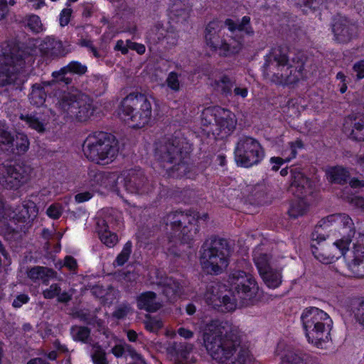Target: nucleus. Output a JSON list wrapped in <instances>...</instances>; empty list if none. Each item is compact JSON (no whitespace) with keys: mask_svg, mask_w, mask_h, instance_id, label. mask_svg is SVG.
Wrapping results in <instances>:
<instances>
[{"mask_svg":"<svg viewBox=\"0 0 364 364\" xmlns=\"http://www.w3.org/2000/svg\"><path fill=\"white\" fill-rule=\"evenodd\" d=\"M136 306L139 309L148 312H155L161 307L156 294L153 291H145L136 297Z\"/></svg>","mask_w":364,"mask_h":364,"instance_id":"obj_28","label":"nucleus"},{"mask_svg":"<svg viewBox=\"0 0 364 364\" xmlns=\"http://www.w3.org/2000/svg\"><path fill=\"white\" fill-rule=\"evenodd\" d=\"M203 344L219 364H252L254 358L242 342L240 329L227 321L213 320L203 329Z\"/></svg>","mask_w":364,"mask_h":364,"instance_id":"obj_1","label":"nucleus"},{"mask_svg":"<svg viewBox=\"0 0 364 364\" xmlns=\"http://www.w3.org/2000/svg\"><path fill=\"white\" fill-rule=\"evenodd\" d=\"M38 213V208L36 203L31 200H25L9 217L16 223H29L37 217Z\"/></svg>","mask_w":364,"mask_h":364,"instance_id":"obj_24","label":"nucleus"},{"mask_svg":"<svg viewBox=\"0 0 364 364\" xmlns=\"http://www.w3.org/2000/svg\"><path fill=\"white\" fill-rule=\"evenodd\" d=\"M321 225L329 229L333 236L335 245L341 249H347L355 234V227L352 218L346 213L329 215L321 220Z\"/></svg>","mask_w":364,"mask_h":364,"instance_id":"obj_10","label":"nucleus"},{"mask_svg":"<svg viewBox=\"0 0 364 364\" xmlns=\"http://www.w3.org/2000/svg\"><path fill=\"white\" fill-rule=\"evenodd\" d=\"M253 258L260 276L264 277L268 283L273 285V283L270 282L269 274L265 273V271L272 269L269 255L264 252L260 247H257L254 251Z\"/></svg>","mask_w":364,"mask_h":364,"instance_id":"obj_30","label":"nucleus"},{"mask_svg":"<svg viewBox=\"0 0 364 364\" xmlns=\"http://www.w3.org/2000/svg\"><path fill=\"white\" fill-rule=\"evenodd\" d=\"M28 277L33 282L41 280L43 283L48 284L50 279L55 277V272L51 269L37 266L28 272Z\"/></svg>","mask_w":364,"mask_h":364,"instance_id":"obj_31","label":"nucleus"},{"mask_svg":"<svg viewBox=\"0 0 364 364\" xmlns=\"http://www.w3.org/2000/svg\"><path fill=\"white\" fill-rule=\"evenodd\" d=\"M234 154L236 164L245 168L258 165L265 156L260 143L257 139L246 136L240 138Z\"/></svg>","mask_w":364,"mask_h":364,"instance_id":"obj_15","label":"nucleus"},{"mask_svg":"<svg viewBox=\"0 0 364 364\" xmlns=\"http://www.w3.org/2000/svg\"><path fill=\"white\" fill-rule=\"evenodd\" d=\"M265 273L269 274V279L271 283H273V285L268 283L264 277H261L264 281V282L267 284V286L269 288H277L282 283V274L280 271L273 270V269H270L267 271H265Z\"/></svg>","mask_w":364,"mask_h":364,"instance_id":"obj_43","label":"nucleus"},{"mask_svg":"<svg viewBox=\"0 0 364 364\" xmlns=\"http://www.w3.org/2000/svg\"><path fill=\"white\" fill-rule=\"evenodd\" d=\"M88 185L95 189L100 188L116 191L119 175L117 173L102 172L95 169L88 171Z\"/></svg>","mask_w":364,"mask_h":364,"instance_id":"obj_21","label":"nucleus"},{"mask_svg":"<svg viewBox=\"0 0 364 364\" xmlns=\"http://www.w3.org/2000/svg\"><path fill=\"white\" fill-rule=\"evenodd\" d=\"M92 198V194L89 191L79 193L75 195V200L77 203L86 202Z\"/></svg>","mask_w":364,"mask_h":364,"instance_id":"obj_60","label":"nucleus"},{"mask_svg":"<svg viewBox=\"0 0 364 364\" xmlns=\"http://www.w3.org/2000/svg\"><path fill=\"white\" fill-rule=\"evenodd\" d=\"M58 107L67 117L78 122H86L94 113L92 100L86 95L65 93L58 102Z\"/></svg>","mask_w":364,"mask_h":364,"instance_id":"obj_11","label":"nucleus"},{"mask_svg":"<svg viewBox=\"0 0 364 364\" xmlns=\"http://www.w3.org/2000/svg\"><path fill=\"white\" fill-rule=\"evenodd\" d=\"M131 307L127 304H122L119 306L113 313V316L117 319L124 318L130 311Z\"/></svg>","mask_w":364,"mask_h":364,"instance_id":"obj_53","label":"nucleus"},{"mask_svg":"<svg viewBox=\"0 0 364 364\" xmlns=\"http://www.w3.org/2000/svg\"><path fill=\"white\" fill-rule=\"evenodd\" d=\"M23 66L22 51L16 47L0 55V87L21 82Z\"/></svg>","mask_w":364,"mask_h":364,"instance_id":"obj_14","label":"nucleus"},{"mask_svg":"<svg viewBox=\"0 0 364 364\" xmlns=\"http://www.w3.org/2000/svg\"><path fill=\"white\" fill-rule=\"evenodd\" d=\"M230 250L226 240L211 237L203 244L200 256L202 269L208 274H218L228 266Z\"/></svg>","mask_w":364,"mask_h":364,"instance_id":"obj_7","label":"nucleus"},{"mask_svg":"<svg viewBox=\"0 0 364 364\" xmlns=\"http://www.w3.org/2000/svg\"><path fill=\"white\" fill-rule=\"evenodd\" d=\"M43 297L47 299L57 297L58 301L62 303L68 302L72 298V295L68 291H65L61 292V289L58 284H53L49 288L43 290Z\"/></svg>","mask_w":364,"mask_h":364,"instance_id":"obj_33","label":"nucleus"},{"mask_svg":"<svg viewBox=\"0 0 364 364\" xmlns=\"http://www.w3.org/2000/svg\"><path fill=\"white\" fill-rule=\"evenodd\" d=\"M40 50L43 55L52 58L64 56L70 51L61 41L51 36L42 41Z\"/></svg>","mask_w":364,"mask_h":364,"instance_id":"obj_26","label":"nucleus"},{"mask_svg":"<svg viewBox=\"0 0 364 364\" xmlns=\"http://www.w3.org/2000/svg\"><path fill=\"white\" fill-rule=\"evenodd\" d=\"M235 97L245 99L248 95V89L245 86L236 85L233 89Z\"/></svg>","mask_w":364,"mask_h":364,"instance_id":"obj_58","label":"nucleus"},{"mask_svg":"<svg viewBox=\"0 0 364 364\" xmlns=\"http://www.w3.org/2000/svg\"><path fill=\"white\" fill-rule=\"evenodd\" d=\"M354 314L357 321L364 326V300L358 304L354 311Z\"/></svg>","mask_w":364,"mask_h":364,"instance_id":"obj_56","label":"nucleus"},{"mask_svg":"<svg viewBox=\"0 0 364 364\" xmlns=\"http://www.w3.org/2000/svg\"><path fill=\"white\" fill-rule=\"evenodd\" d=\"M301 321L309 343L323 348L331 341L333 322L323 310L311 306L304 309Z\"/></svg>","mask_w":364,"mask_h":364,"instance_id":"obj_5","label":"nucleus"},{"mask_svg":"<svg viewBox=\"0 0 364 364\" xmlns=\"http://www.w3.org/2000/svg\"><path fill=\"white\" fill-rule=\"evenodd\" d=\"M228 283L232 298L223 293L224 287L220 284L208 288L204 294L205 302L221 312L234 311L237 306H247L256 304L262 296L258 284L250 274L241 270L232 271Z\"/></svg>","mask_w":364,"mask_h":364,"instance_id":"obj_2","label":"nucleus"},{"mask_svg":"<svg viewBox=\"0 0 364 364\" xmlns=\"http://www.w3.org/2000/svg\"><path fill=\"white\" fill-rule=\"evenodd\" d=\"M326 176L329 181L342 183L346 181L349 175L348 171L342 167H333L327 170Z\"/></svg>","mask_w":364,"mask_h":364,"instance_id":"obj_37","label":"nucleus"},{"mask_svg":"<svg viewBox=\"0 0 364 364\" xmlns=\"http://www.w3.org/2000/svg\"><path fill=\"white\" fill-rule=\"evenodd\" d=\"M83 151L90 161L106 165L114 160L118 149L112 136L100 132L88 135L83 144Z\"/></svg>","mask_w":364,"mask_h":364,"instance_id":"obj_8","label":"nucleus"},{"mask_svg":"<svg viewBox=\"0 0 364 364\" xmlns=\"http://www.w3.org/2000/svg\"><path fill=\"white\" fill-rule=\"evenodd\" d=\"M127 45L129 49L136 50L137 53L141 55L145 53L146 48L143 44L132 42L130 40H127Z\"/></svg>","mask_w":364,"mask_h":364,"instance_id":"obj_59","label":"nucleus"},{"mask_svg":"<svg viewBox=\"0 0 364 364\" xmlns=\"http://www.w3.org/2000/svg\"><path fill=\"white\" fill-rule=\"evenodd\" d=\"M29 297L26 294H20L13 301V306L16 308L21 307L23 304L27 303Z\"/></svg>","mask_w":364,"mask_h":364,"instance_id":"obj_63","label":"nucleus"},{"mask_svg":"<svg viewBox=\"0 0 364 364\" xmlns=\"http://www.w3.org/2000/svg\"><path fill=\"white\" fill-rule=\"evenodd\" d=\"M151 115V98L141 93H130L122 100L118 109L119 119L134 129L148 124Z\"/></svg>","mask_w":364,"mask_h":364,"instance_id":"obj_6","label":"nucleus"},{"mask_svg":"<svg viewBox=\"0 0 364 364\" xmlns=\"http://www.w3.org/2000/svg\"><path fill=\"white\" fill-rule=\"evenodd\" d=\"M91 358L94 364H109L106 353L100 346L93 347Z\"/></svg>","mask_w":364,"mask_h":364,"instance_id":"obj_46","label":"nucleus"},{"mask_svg":"<svg viewBox=\"0 0 364 364\" xmlns=\"http://www.w3.org/2000/svg\"><path fill=\"white\" fill-rule=\"evenodd\" d=\"M132 242L128 241L123 247L121 252L117 255L114 264L117 266H122L129 259L132 252Z\"/></svg>","mask_w":364,"mask_h":364,"instance_id":"obj_45","label":"nucleus"},{"mask_svg":"<svg viewBox=\"0 0 364 364\" xmlns=\"http://www.w3.org/2000/svg\"><path fill=\"white\" fill-rule=\"evenodd\" d=\"M149 282L150 284L161 287L164 294L169 299H174L181 291V285L177 280L166 277L164 272L159 269L150 272Z\"/></svg>","mask_w":364,"mask_h":364,"instance_id":"obj_19","label":"nucleus"},{"mask_svg":"<svg viewBox=\"0 0 364 364\" xmlns=\"http://www.w3.org/2000/svg\"><path fill=\"white\" fill-rule=\"evenodd\" d=\"M303 147V143L301 140H296L294 142L290 144L291 154H287V149H284L282 155L283 157H272L269 159L271 164L272 165V169L273 171H278L279 167L286 162L290 161L294 159L297 154V149Z\"/></svg>","mask_w":364,"mask_h":364,"instance_id":"obj_29","label":"nucleus"},{"mask_svg":"<svg viewBox=\"0 0 364 364\" xmlns=\"http://www.w3.org/2000/svg\"><path fill=\"white\" fill-rule=\"evenodd\" d=\"M332 32L338 43H347L358 34V27L346 18L338 16L333 19Z\"/></svg>","mask_w":364,"mask_h":364,"instance_id":"obj_22","label":"nucleus"},{"mask_svg":"<svg viewBox=\"0 0 364 364\" xmlns=\"http://www.w3.org/2000/svg\"><path fill=\"white\" fill-rule=\"evenodd\" d=\"M295 4L303 8V10L306 12L307 9L315 10L318 9L325 2V0H294Z\"/></svg>","mask_w":364,"mask_h":364,"instance_id":"obj_47","label":"nucleus"},{"mask_svg":"<svg viewBox=\"0 0 364 364\" xmlns=\"http://www.w3.org/2000/svg\"><path fill=\"white\" fill-rule=\"evenodd\" d=\"M145 328L151 333H156L163 327V321L156 316L146 315L144 321Z\"/></svg>","mask_w":364,"mask_h":364,"instance_id":"obj_41","label":"nucleus"},{"mask_svg":"<svg viewBox=\"0 0 364 364\" xmlns=\"http://www.w3.org/2000/svg\"><path fill=\"white\" fill-rule=\"evenodd\" d=\"M180 75L176 72H171L166 82L167 86L173 92H178L181 90Z\"/></svg>","mask_w":364,"mask_h":364,"instance_id":"obj_49","label":"nucleus"},{"mask_svg":"<svg viewBox=\"0 0 364 364\" xmlns=\"http://www.w3.org/2000/svg\"><path fill=\"white\" fill-rule=\"evenodd\" d=\"M303 65H290L287 54L280 48H275L266 56L263 75L269 81L278 85H290L302 77Z\"/></svg>","mask_w":364,"mask_h":364,"instance_id":"obj_4","label":"nucleus"},{"mask_svg":"<svg viewBox=\"0 0 364 364\" xmlns=\"http://www.w3.org/2000/svg\"><path fill=\"white\" fill-rule=\"evenodd\" d=\"M122 176L124 186L131 193L139 195L148 194L154 188V184L145 177L140 169H132L124 171Z\"/></svg>","mask_w":364,"mask_h":364,"instance_id":"obj_18","label":"nucleus"},{"mask_svg":"<svg viewBox=\"0 0 364 364\" xmlns=\"http://www.w3.org/2000/svg\"><path fill=\"white\" fill-rule=\"evenodd\" d=\"M312 252L316 259L323 264H331L334 262L341 256L345 257L346 249H341L335 245V241L331 245H323L316 247V245H311Z\"/></svg>","mask_w":364,"mask_h":364,"instance_id":"obj_23","label":"nucleus"},{"mask_svg":"<svg viewBox=\"0 0 364 364\" xmlns=\"http://www.w3.org/2000/svg\"><path fill=\"white\" fill-rule=\"evenodd\" d=\"M87 71V67L77 61H72L66 66L62 68L58 71H55V75H58L63 73H74L77 75H82Z\"/></svg>","mask_w":364,"mask_h":364,"instance_id":"obj_38","label":"nucleus"},{"mask_svg":"<svg viewBox=\"0 0 364 364\" xmlns=\"http://www.w3.org/2000/svg\"><path fill=\"white\" fill-rule=\"evenodd\" d=\"M225 24L228 26V29L233 32L235 31H243L247 35H252L254 31L250 26V18L249 16H243L241 22L239 23H235L231 19H227Z\"/></svg>","mask_w":364,"mask_h":364,"instance_id":"obj_36","label":"nucleus"},{"mask_svg":"<svg viewBox=\"0 0 364 364\" xmlns=\"http://www.w3.org/2000/svg\"><path fill=\"white\" fill-rule=\"evenodd\" d=\"M345 259L348 268L355 277H361L364 274L359 271V267L364 262V234L359 233L353 248L345 251Z\"/></svg>","mask_w":364,"mask_h":364,"instance_id":"obj_20","label":"nucleus"},{"mask_svg":"<svg viewBox=\"0 0 364 364\" xmlns=\"http://www.w3.org/2000/svg\"><path fill=\"white\" fill-rule=\"evenodd\" d=\"M73 10L70 8L63 9L60 14L59 22L61 26H67L70 20Z\"/></svg>","mask_w":364,"mask_h":364,"instance_id":"obj_54","label":"nucleus"},{"mask_svg":"<svg viewBox=\"0 0 364 364\" xmlns=\"http://www.w3.org/2000/svg\"><path fill=\"white\" fill-rule=\"evenodd\" d=\"M349 202L355 207L364 211V198L354 196L349 200Z\"/></svg>","mask_w":364,"mask_h":364,"instance_id":"obj_62","label":"nucleus"},{"mask_svg":"<svg viewBox=\"0 0 364 364\" xmlns=\"http://www.w3.org/2000/svg\"><path fill=\"white\" fill-rule=\"evenodd\" d=\"M79 45L82 47L89 48L91 52L93 53L95 57L98 58L99 54L97 49L92 46V41L88 39H81L79 42Z\"/></svg>","mask_w":364,"mask_h":364,"instance_id":"obj_61","label":"nucleus"},{"mask_svg":"<svg viewBox=\"0 0 364 364\" xmlns=\"http://www.w3.org/2000/svg\"><path fill=\"white\" fill-rule=\"evenodd\" d=\"M222 27V23L218 21H212L207 25L205 33L206 44L223 56L238 53L243 46L242 41L232 36L225 37Z\"/></svg>","mask_w":364,"mask_h":364,"instance_id":"obj_9","label":"nucleus"},{"mask_svg":"<svg viewBox=\"0 0 364 364\" xmlns=\"http://www.w3.org/2000/svg\"><path fill=\"white\" fill-rule=\"evenodd\" d=\"M207 218L208 214L206 213L188 214L181 211H176L166 216V223L174 231L176 237H178L182 242H188L192 240L197 231L194 223L199 220L205 221Z\"/></svg>","mask_w":364,"mask_h":364,"instance_id":"obj_13","label":"nucleus"},{"mask_svg":"<svg viewBox=\"0 0 364 364\" xmlns=\"http://www.w3.org/2000/svg\"><path fill=\"white\" fill-rule=\"evenodd\" d=\"M192 6L190 0H170L169 16L177 22H186L190 17Z\"/></svg>","mask_w":364,"mask_h":364,"instance_id":"obj_25","label":"nucleus"},{"mask_svg":"<svg viewBox=\"0 0 364 364\" xmlns=\"http://www.w3.org/2000/svg\"><path fill=\"white\" fill-rule=\"evenodd\" d=\"M215 86L218 90H220L225 95L227 96L232 93L233 82L229 77L223 75L218 80L215 81Z\"/></svg>","mask_w":364,"mask_h":364,"instance_id":"obj_40","label":"nucleus"},{"mask_svg":"<svg viewBox=\"0 0 364 364\" xmlns=\"http://www.w3.org/2000/svg\"><path fill=\"white\" fill-rule=\"evenodd\" d=\"M128 352L129 355L134 360H139V364H146L142 356L125 343L115 345L111 350L112 353L117 358L122 357L124 352Z\"/></svg>","mask_w":364,"mask_h":364,"instance_id":"obj_35","label":"nucleus"},{"mask_svg":"<svg viewBox=\"0 0 364 364\" xmlns=\"http://www.w3.org/2000/svg\"><path fill=\"white\" fill-rule=\"evenodd\" d=\"M351 126L349 136L351 139L364 141V114H353L346 119L345 129L348 124Z\"/></svg>","mask_w":364,"mask_h":364,"instance_id":"obj_27","label":"nucleus"},{"mask_svg":"<svg viewBox=\"0 0 364 364\" xmlns=\"http://www.w3.org/2000/svg\"><path fill=\"white\" fill-rule=\"evenodd\" d=\"M19 117L31 129H33L39 133H43L46 131V127L47 124L46 119L41 118L36 113L21 114Z\"/></svg>","mask_w":364,"mask_h":364,"instance_id":"obj_32","label":"nucleus"},{"mask_svg":"<svg viewBox=\"0 0 364 364\" xmlns=\"http://www.w3.org/2000/svg\"><path fill=\"white\" fill-rule=\"evenodd\" d=\"M353 72L355 73L358 80L364 78V60H361L353 65Z\"/></svg>","mask_w":364,"mask_h":364,"instance_id":"obj_57","label":"nucleus"},{"mask_svg":"<svg viewBox=\"0 0 364 364\" xmlns=\"http://www.w3.org/2000/svg\"><path fill=\"white\" fill-rule=\"evenodd\" d=\"M14 141H15V147L18 154H23L28 151L30 143L26 134L18 133Z\"/></svg>","mask_w":364,"mask_h":364,"instance_id":"obj_42","label":"nucleus"},{"mask_svg":"<svg viewBox=\"0 0 364 364\" xmlns=\"http://www.w3.org/2000/svg\"><path fill=\"white\" fill-rule=\"evenodd\" d=\"M215 122V129L213 134L224 137L230 134L236 128L237 120L235 114L230 109L220 106L209 107L203 109L201 114V124L203 126L213 124Z\"/></svg>","mask_w":364,"mask_h":364,"instance_id":"obj_12","label":"nucleus"},{"mask_svg":"<svg viewBox=\"0 0 364 364\" xmlns=\"http://www.w3.org/2000/svg\"><path fill=\"white\" fill-rule=\"evenodd\" d=\"M99 235L101 241L107 247H113L118 242L117 235L109 230L108 226L105 220L98 223Z\"/></svg>","mask_w":364,"mask_h":364,"instance_id":"obj_34","label":"nucleus"},{"mask_svg":"<svg viewBox=\"0 0 364 364\" xmlns=\"http://www.w3.org/2000/svg\"><path fill=\"white\" fill-rule=\"evenodd\" d=\"M323 230H327L329 232V229H325L323 226L321 225V220H320L318 224L316 227L314 231L311 234L312 240L317 242V243L318 245L321 241L325 240L326 237L323 234Z\"/></svg>","mask_w":364,"mask_h":364,"instance_id":"obj_52","label":"nucleus"},{"mask_svg":"<svg viewBox=\"0 0 364 364\" xmlns=\"http://www.w3.org/2000/svg\"><path fill=\"white\" fill-rule=\"evenodd\" d=\"M281 360V364H306L304 358L294 351L287 352Z\"/></svg>","mask_w":364,"mask_h":364,"instance_id":"obj_44","label":"nucleus"},{"mask_svg":"<svg viewBox=\"0 0 364 364\" xmlns=\"http://www.w3.org/2000/svg\"><path fill=\"white\" fill-rule=\"evenodd\" d=\"M184 139L171 138L157 144L155 157L173 177L186 176L189 166L184 161L188 151Z\"/></svg>","mask_w":364,"mask_h":364,"instance_id":"obj_3","label":"nucleus"},{"mask_svg":"<svg viewBox=\"0 0 364 364\" xmlns=\"http://www.w3.org/2000/svg\"><path fill=\"white\" fill-rule=\"evenodd\" d=\"M291 191L298 198L291 203L288 213L290 217L296 218L308 210L309 205L304 197L311 193V188L309 179L296 168L291 171Z\"/></svg>","mask_w":364,"mask_h":364,"instance_id":"obj_16","label":"nucleus"},{"mask_svg":"<svg viewBox=\"0 0 364 364\" xmlns=\"http://www.w3.org/2000/svg\"><path fill=\"white\" fill-rule=\"evenodd\" d=\"M114 49L116 50L121 51V53L124 55L127 54L129 49L127 45V41L126 42H124L122 40L117 41Z\"/></svg>","mask_w":364,"mask_h":364,"instance_id":"obj_64","label":"nucleus"},{"mask_svg":"<svg viewBox=\"0 0 364 364\" xmlns=\"http://www.w3.org/2000/svg\"><path fill=\"white\" fill-rule=\"evenodd\" d=\"M29 100L31 104L36 106L43 105L46 100V92L39 86H33L31 92L29 95Z\"/></svg>","mask_w":364,"mask_h":364,"instance_id":"obj_39","label":"nucleus"},{"mask_svg":"<svg viewBox=\"0 0 364 364\" xmlns=\"http://www.w3.org/2000/svg\"><path fill=\"white\" fill-rule=\"evenodd\" d=\"M14 142L11 133L5 129H0V146H10Z\"/></svg>","mask_w":364,"mask_h":364,"instance_id":"obj_55","label":"nucleus"},{"mask_svg":"<svg viewBox=\"0 0 364 364\" xmlns=\"http://www.w3.org/2000/svg\"><path fill=\"white\" fill-rule=\"evenodd\" d=\"M26 25L34 33H39L43 30V24L39 16L34 14L27 17Z\"/></svg>","mask_w":364,"mask_h":364,"instance_id":"obj_48","label":"nucleus"},{"mask_svg":"<svg viewBox=\"0 0 364 364\" xmlns=\"http://www.w3.org/2000/svg\"><path fill=\"white\" fill-rule=\"evenodd\" d=\"M28 179V168L16 164L0 166V184L8 189H16Z\"/></svg>","mask_w":364,"mask_h":364,"instance_id":"obj_17","label":"nucleus"},{"mask_svg":"<svg viewBox=\"0 0 364 364\" xmlns=\"http://www.w3.org/2000/svg\"><path fill=\"white\" fill-rule=\"evenodd\" d=\"M90 330L87 327L75 326L72 328V334L75 340L85 342L90 336Z\"/></svg>","mask_w":364,"mask_h":364,"instance_id":"obj_50","label":"nucleus"},{"mask_svg":"<svg viewBox=\"0 0 364 364\" xmlns=\"http://www.w3.org/2000/svg\"><path fill=\"white\" fill-rule=\"evenodd\" d=\"M63 206L60 203H53L50 205L46 210L47 215L53 220L58 219L63 213Z\"/></svg>","mask_w":364,"mask_h":364,"instance_id":"obj_51","label":"nucleus"}]
</instances>
